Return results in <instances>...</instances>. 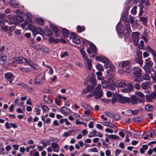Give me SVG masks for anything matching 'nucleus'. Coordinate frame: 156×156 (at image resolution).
Wrapping results in <instances>:
<instances>
[{
  "mask_svg": "<svg viewBox=\"0 0 156 156\" xmlns=\"http://www.w3.org/2000/svg\"><path fill=\"white\" fill-rule=\"evenodd\" d=\"M73 130H69L68 132H65L63 135V136L64 137H67L70 135V134L73 132Z\"/></svg>",
  "mask_w": 156,
  "mask_h": 156,
  "instance_id": "09e8293b",
  "label": "nucleus"
},
{
  "mask_svg": "<svg viewBox=\"0 0 156 156\" xmlns=\"http://www.w3.org/2000/svg\"><path fill=\"white\" fill-rule=\"evenodd\" d=\"M20 70L25 73H27L31 71V69L29 68L22 67L19 68Z\"/></svg>",
  "mask_w": 156,
  "mask_h": 156,
  "instance_id": "a211bd4d",
  "label": "nucleus"
},
{
  "mask_svg": "<svg viewBox=\"0 0 156 156\" xmlns=\"http://www.w3.org/2000/svg\"><path fill=\"white\" fill-rule=\"evenodd\" d=\"M41 110L38 108H35L34 110V112L36 113L37 115H40Z\"/></svg>",
  "mask_w": 156,
  "mask_h": 156,
  "instance_id": "4d7b16f0",
  "label": "nucleus"
},
{
  "mask_svg": "<svg viewBox=\"0 0 156 156\" xmlns=\"http://www.w3.org/2000/svg\"><path fill=\"white\" fill-rule=\"evenodd\" d=\"M5 78L7 81H8L11 84L12 83V82L14 80L13 75L10 72H8L5 74Z\"/></svg>",
  "mask_w": 156,
  "mask_h": 156,
  "instance_id": "423d86ee",
  "label": "nucleus"
},
{
  "mask_svg": "<svg viewBox=\"0 0 156 156\" xmlns=\"http://www.w3.org/2000/svg\"><path fill=\"white\" fill-rule=\"evenodd\" d=\"M133 75L136 76L140 77L142 75L141 73L142 69L138 67H134L132 69Z\"/></svg>",
  "mask_w": 156,
  "mask_h": 156,
  "instance_id": "39448f33",
  "label": "nucleus"
},
{
  "mask_svg": "<svg viewBox=\"0 0 156 156\" xmlns=\"http://www.w3.org/2000/svg\"><path fill=\"white\" fill-rule=\"evenodd\" d=\"M96 68L98 70L103 71L104 68L100 64H98L96 66Z\"/></svg>",
  "mask_w": 156,
  "mask_h": 156,
  "instance_id": "8fccbe9b",
  "label": "nucleus"
},
{
  "mask_svg": "<svg viewBox=\"0 0 156 156\" xmlns=\"http://www.w3.org/2000/svg\"><path fill=\"white\" fill-rule=\"evenodd\" d=\"M6 60V56L3 53L0 54V60L1 61L5 62Z\"/></svg>",
  "mask_w": 156,
  "mask_h": 156,
  "instance_id": "f704fd0d",
  "label": "nucleus"
},
{
  "mask_svg": "<svg viewBox=\"0 0 156 156\" xmlns=\"http://www.w3.org/2000/svg\"><path fill=\"white\" fill-rule=\"evenodd\" d=\"M133 86L132 84H129L128 86H127L126 88L121 89L120 90L123 93H127L133 90Z\"/></svg>",
  "mask_w": 156,
  "mask_h": 156,
  "instance_id": "1a4fd4ad",
  "label": "nucleus"
},
{
  "mask_svg": "<svg viewBox=\"0 0 156 156\" xmlns=\"http://www.w3.org/2000/svg\"><path fill=\"white\" fill-rule=\"evenodd\" d=\"M109 67L110 71L112 72H113L115 70V67L114 65L113 64H110Z\"/></svg>",
  "mask_w": 156,
  "mask_h": 156,
  "instance_id": "774afa93",
  "label": "nucleus"
},
{
  "mask_svg": "<svg viewBox=\"0 0 156 156\" xmlns=\"http://www.w3.org/2000/svg\"><path fill=\"white\" fill-rule=\"evenodd\" d=\"M76 29L77 32L79 33L84 31L85 30V28L84 26H78L76 27Z\"/></svg>",
  "mask_w": 156,
  "mask_h": 156,
  "instance_id": "cd10ccee",
  "label": "nucleus"
},
{
  "mask_svg": "<svg viewBox=\"0 0 156 156\" xmlns=\"http://www.w3.org/2000/svg\"><path fill=\"white\" fill-rule=\"evenodd\" d=\"M101 86L100 84L97 85L93 93L91 96H94V98L97 99H99L103 96V93L102 90L101 89Z\"/></svg>",
  "mask_w": 156,
  "mask_h": 156,
  "instance_id": "f257e3e1",
  "label": "nucleus"
},
{
  "mask_svg": "<svg viewBox=\"0 0 156 156\" xmlns=\"http://www.w3.org/2000/svg\"><path fill=\"white\" fill-rule=\"evenodd\" d=\"M51 147L54 152H58L59 151V147L56 143H53L51 144Z\"/></svg>",
  "mask_w": 156,
  "mask_h": 156,
  "instance_id": "dca6fc26",
  "label": "nucleus"
},
{
  "mask_svg": "<svg viewBox=\"0 0 156 156\" xmlns=\"http://www.w3.org/2000/svg\"><path fill=\"white\" fill-rule=\"evenodd\" d=\"M85 63L87 66L88 69L90 70L91 67V61L90 59H88L84 61Z\"/></svg>",
  "mask_w": 156,
  "mask_h": 156,
  "instance_id": "a878e982",
  "label": "nucleus"
},
{
  "mask_svg": "<svg viewBox=\"0 0 156 156\" xmlns=\"http://www.w3.org/2000/svg\"><path fill=\"white\" fill-rule=\"evenodd\" d=\"M8 18L9 20V23L11 24L15 25L17 22L16 17L15 15H9Z\"/></svg>",
  "mask_w": 156,
  "mask_h": 156,
  "instance_id": "f8f14e48",
  "label": "nucleus"
},
{
  "mask_svg": "<svg viewBox=\"0 0 156 156\" xmlns=\"http://www.w3.org/2000/svg\"><path fill=\"white\" fill-rule=\"evenodd\" d=\"M25 58L23 57H15L13 58L12 63L13 64L15 62L19 64H22L25 62Z\"/></svg>",
  "mask_w": 156,
  "mask_h": 156,
  "instance_id": "0eeeda50",
  "label": "nucleus"
},
{
  "mask_svg": "<svg viewBox=\"0 0 156 156\" xmlns=\"http://www.w3.org/2000/svg\"><path fill=\"white\" fill-rule=\"evenodd\" d=\"M81 106L82 107L85 109H88L89 110H93V108L91 107L88 104H87L86 102H83L81 104Z\"/></svg>",
  "mask_w": 156,
  "mask_h": 156,
  "instance_id": "6ab92c4d",
  "label": "nucleus"
},
{
  "mask_svg": "<svg viewBox=\"0 0 156 156\" xmlns=\"http://www.w3.org/2000/svg\"><path fill=\"white\" fill-rule=\"evenodd\" d=\"M146 49L147 50L148 52L151 53L154 59L156 57V51L152 49L149 46H147L146 47Z\"/></svg>",
  "mask_w": 156,
  "mask_h": 156,
  "instance_id": "2eb2a0df",
  "label": "nucleus"
},
{
  "mask_svg": "<svg viewBox=\"0 0 156 156\" xmlns=\"http://www.w3.org/2000/svg\"><path fill=\"white\" fill-rule=\"evenodd\" d=\"M45 78L44 74L41 73L37 76L35 80L34 83L35 84H39L44 82Z\"/></svg>",
  "mask_w": 156,
  "mask_h": 156,
  "instance_id": "7ed1b4c3",
  "label": "nucleus"
},
{
  "mask_svg": "<svg viewBox=\"0 0 156 156\" xmlns=\"http://www.w3.org/2000/svg\"><path fill=\"white\" fill-rule=\"evenodd\" d=\"M130 99V102L132 104H135L138 102V99L136 96L135 95L131 96Z\"/></svg>",
  "mask_w": 156,
  "mask_h": 156,
  "instance_id": "aec40b11",
  "label": "nucleus"
},
{
  "mask_svg": "<svg viewBox=\"0 0 156 156\" xmlns=\"http://www.w3.org/2000/svg\"><path fill=\"white\" fill-rule=\"evenodd\" d=\"M50 140H44L41 141V143L43 144V147H46L47 145H49L50 143H49Z\"/></svg>",
  "mask_w": 156,
  "mask_h": 156,
  "instance_id": "393cba45",
  "label": "nucleus"
},
{
  "mask_svg": "<svg viewBox=\"0 0 156 156\" xmlns=\"http://www.w3.org/2000/svg\"><path fill=\"white\" fill-rule=\"evenodd\" d=\"M146 100L148 102H151L153 100L152 98L149 95L146 96Z\"/></svg>",
  "mask_w": 156,
  "mask_h": 156,
  "instance_id": "e2e57ef3",
  "label": "nucleus"
},
{
  "mask_svg": "<svg viewBox=\"0 0 156 156\" xmlns=\"http://www.w3.org/2000/svg\"><path fill=\"white\" fill-rule=\"evenodd\" d=\"M25 23L27 25H29V26L31 25L32 24L33 21L31 19L29 18L27 20H26L25 21Z\"/></svg>",
  "mask_w": 156,
  "mask_h": 156,
  "instance_id": "3c124183",
  "label": "nucleus"
},
{
  "mask_svg": "<svg viewBox=\"0 0 156 156\" xmlns=\"http://www.w3.org/2000/svg\"><path fill=\"white\" fill-rule=\"evenodd\" d=\"M134 21V18L131 15L129 16L128 18L127 19L126 23L130 22L131 24H133Z\"/></svg>",
  "mask_w": 156,
  "mask_h": 156,
  "instance_id": "473e14b6",
  "label": "nucleus"
},
{
  "mask_svg": "<svg viewBox=\"0 0 156 156\" xmlns=\"http://www.w3.org/2000/svg\"><path fill=\"white\" fill-rule=\"evenodd\" d=\"M2 29L4 31H6L8 29V27L7 26L5 25H3L2 26Z\"/></svg>",
  "mask_w": 156,
  "mask_h": 156,
  "instance_id": "052dcab7",
  "label": "nucleus"
},
{
  "mask_svg": "<svg viewBox=\"0 0 156 156\" xmlns=\"http://www.w3.org/2000/svg\"><path fill=\"white\" fill-rule=\"evenodd\" d=\"M62 32L63 36L65 37H67L69 35V31L65 29H63L62 30Z\"/></svg>",
  "mask_w": 156,
  "mask_h": 156,
  "instance_id": "bb28decb",
  "label": "nucleus"
},
{
  "mask_svg": "<svg viewBox=\"0 0 156 156\" xmlns=\"http://www.w3.org/2000/svg\"><path fill=\"white\" fill-rule=\"evenodd\" d=\"M131 6L129 5H126L124 9V12H127L128 13L129 10L130 9Z\"/></svg>",
  "mask_w": 156,
  "mask_h": 156,
  "instance_id": "bf43d9fd",
  "label": "nucleus"
},
{
  "mask_svg": "<svg viewBox=\"0 0 156 156\" xmlns=\"http://www.w3.org/2000/svg\"><path fill=\"white\" fill-rule=\"evenodd\" d=\"M90 84L87 85V88L89 92H91L94 90V89L96 87L97 85L98 84L96 83L95 80H93L90 82Z\"/></svg>",
  "mask_w": 156,
  "mask_h": 156,
  "instance_id": "20e7f679",
  "label": "nucleus"
},
{
  "mask_svg": "<svg viewBox=\"0 0 156 156\" xmlns=\"http://www.w3.org/2000/svg\"><path fill=\"white\" fill-rule=\"evenodd\" d=\"M41 50L46 53H48L49 52V49L47 47L42 45Z\"/></svg>",
  "mask_w": 156,
  "mask_h": 156,
  "instance_id": "a18cd8bd",
  "label": "nucleus"
},
{
  "mask_svg": "<svg viewBox=\"0 0 156 156\" xmlns=\"http://www.w3.org/2000/svg\"><path fill=\"white\" fill-rule=\"evenodd\" d=\"M49 41L51 43H54L57 44L59 42V40L58 39H55L54 37H50L49 39Z\"/></svg>",
  "mask_w": 156,
  "mask_h": 156,
  "instance_id": "c756f323",
  "label": "nucleus"
},
{
  "mask_svg": "<svg viewBox=\"0 0 156 156\" xmlns=\"http://www.w3.org/2000/svg\"><path fill=\"white\" fill-rule=\"evenodd\" d=\"M9 5L14 8H17L18 6V3L14 0H10L9 2Z\"/></svg>",
  "mask_w": 156,
  "mask_h": 156,
  "instance_id": "5701e85b",
  "label": "nucleus"
},
{
  "mask_svg": "<svg viewBox=\"0 0 156 156\" xmlns=\"http://www.w3.org/2000/svg\"><path fill=\"white\" fill-rule=\"evenodd\" d=\"M128 13L127 12H123L122 16V20L125 21L126 22L128 17Z\"/></svg>",
  "mask_w": 156,
  "mask_h": 156,
  "instance_id": "b1692460",
  "label": "nucleus"
},
{
  "mask_svg": "<svg viewBox=\"0 0 156 156\" xmlns=\"http://www.w3.org/2000/svg\"><path fill=\"white\" fill-rule=\"evenodd\" d=\"M44 100L46 103L49 104H51L52 102V101L50 98L49 97L46 95H44Z\"/></svg>",
  "mask_w": 156,
  "mask_h": 156,
  "instance_id": "4be33fe9",
  "label": "nucleus"
},
{
  "mask_svg": "<svg viewBox=\"0 0 156 156\" xmlns=\"http://www.w3.org/2000/svg\"><path fill=\"white\" fill-rule=\"evenodd\" d=\"M133 119L136 122H139L142 121V118L141 117H138L133 118Z\"/></svg>",
  "mask_w": 156,
  "mask_h": 156,
  "instance_id": "338daca9",
  "label": "nucleus"
},
{
  "mask_svg": "<svg viewBox=\"0 0 156 156\" xmlns=\"http://www.w3.org/2000/svg\"><path fill=\"white\" fill-rule=\"evenodd\" d=\"M89 46L92 51L93 53H94V55H90L91 57H94V55H96V53L97 51V48L95 45L92 43H90L89 44Z\"/></svg>",
  "mask_w": 156,
  "mask_h": 156,
  "instance_id": "f3484780",
  "label": "nucleus"
},
{
  "mask_svg": "<svg viewBox=\"0 0 156 156\" xmlns=\"http://www.w3.org/2000/svg\"><path fill=\"white\" fill-rule=\"evenodd\" d=\"M7 20L5 19H3L0 20V26H2V25H4V24L6 23Z\"/></svg>",
  "mask_w": 156,
  "mask_h": 156,
  "instance_id": "0e129e2a",
  "label": "nucleus"
},
{
  "mask_svg": "<svg viewBox=\"0 0 156 156\" xmlns=\"http://www.w3.org/2000/svg\"><path fill=\"white\" fill-rule=\"evenodd\" d=\"M37 22L41 25H43L44 23V21L42 18H37Z\"/></svg>",
  "mask_w": 156,
  "mask_h": 156,
  "instance_id": "de8ad7c7",
  "label": "nucleus"
},
{
  "mask_svg": "<svg viewBox=\"0 0 156 156\" xmlns=\"http://www.w3.org/2000/svg\"><path fill=\"white\" fill-rule=\"evenodd\" d=\"M73 42L76 44H79L80 42L81 41L79 38L77 37H75L74 39L72 40Z\"/></svg>",
  "mask_w": 156,
  "mask_h": 156,
  "instance_id": "e433bc0d",
  "label": "nucleus"
},
{
  "mask_svg": "<svg viewBox=\"0 0 156 156\" xmlns=\"http://www.w3.org/2000/svg\"><path fill=\"white\" fill-rule=\"evenodd\" d=\"M25 62H26L30 67H32L33 64H34L32 61L31 60L25 58Z\"/></svg>",
  "mask_w": 156,
  "mask_h": 156,
  "instance_id": "58836bf2",
  "label": "nucleus"
},
{
  "mask_svg": "<svg viewBox=\"0 0 156 156\" xmlns=\"http://www.w3.org/2000/svg\"><path fill=\"white\" fill-rule=\"evenodd\" d=\"M126 23L125 24L126 30L127 31L131 32V29L130 28V24L128 23Z\"/></svg>",
  "mask_w": 156,
  "mask_h": 156,
  "instance_id": "37998d69",
  "label": "nucleus"
},
{
  "mask_svg": "<svg viewBox=\"0 0 156 156\" xmlns=\"http://www.w3.org/2000/svg\"><path fill=\"white\" fill-rule=\"evenodd\" d=\"M50 27L56 36H58L59 35L60 33L58 31V29L55 25L53 24H50Z\"/></svg>",
  "mask_w": 156,
  "mask_h": 156,
  "instance_id": "ddd939ff",
  "label": "nucleus"
},
{
  "mask_svg": "<svg viewBox=\"0 0 156 156\" xmlns=\"http://www.w3.org/2000/svg\"><path fill=\"white\" fill-rule=\"evenodd\" d=\"M119 101L120 103L122 104L129 103L130 101V99L129 98L125 97H123L121 96L119 100Z\"/></svg>",
  "mask_w": 156,
  "mask_h": 156,
  "instance_id": "9d476101",
  "label": "nucleus"
},
{
  "mask_svg": "<svg viewBox=\"0 0 156 156\" xmlns=\"http://www.w3.org/2000/svg\"><path fill=\"white\" fill-rule=\"evenodd\" d=\"M116 28L117 31L121 34H123L124 32V27L123 25L120 23H118Z\"/></svg>",
  "mask_w": 156,
  "mask_h": 156,
  "instance_id": "6e6552de",
  "label": "nucleus"
},
{
  "mask_svg": "<svg viewBox=\"0 0 156 156\" xmlns=\"http://www.w3.org/2000/svg\"><path fill=\"white\" fill-rule=\"evenodd\" d=\"M101 61L105 64H109V62L110 61L107 58L104 56H102Z\"/></svg>",
  "mask_w": 156,
  "mask_h": 156,
  "instance_id": "4c0bfd02",
  "label": "nucleus"
},
{
  "mask_svg": "<svg viewBox=\"0 0 156 156\" xmlns=\"http://www.w3.org/2000/svg\"><path fill=\"white\" fill-rule=\"evenodd\" d=\"M109 137L110 139L114 140H117L119 138V137L118 136L113 134L109 135Z\"/></svg>",
  "mask_w": 156,
  "mask_h": 156,
  "instance_id": "864d4df0",
  "label": "nucleus"
},
{
  "mask_svg": "<svg viewBox=\"0 0 156 156\" xmlns=\"http://www.w3.org/2000/svg\"><path fill=\"white\" fill-rule=\"evenodd\" d=\"M60 110L65 115H68L71 113V110L65 107H61Z\"/></svg>",
  "mask_w": 156,
  "mask_h": 156,
  "instance_id": "4468645a",
  "label": "nucleus"
},
{
  "mask_svg": "<svg viewBox=\"0 0 156 156\" xmlns=\"http://www.w3.org/2000/svg\"><path fill=\"white\" fill-rule=\"evenodd\" d=\"M41 45L39 44H36L33 46V48L36 50H41Z\"/></svg>",
  "mask_w": 156,
  "mask_h": 156,
  "instance_id": "13d9d810",
  "label": "nucleus"
},
{
  "mask_svg": "<svg viewBox=\"0 0 156 156\" xmlns=\"http://www.w3.org/2000/svg\"><path fill=\"white\" fill-rule=\"evenodd\" d=\"M145 63L146 65L145 66L149 67L152 66L153 64V62L148 59L145 60Z\"/></svg>",
  "mask_w": 156,
  "mask_h": 156,
  "instance_id": "2f4dec72",
  "label": "nucleus"
},
{
  "mask_svg": "<svg viewBox=\"0 0 156 156\" xmlns=\"http://www.w3.org/2000/svg\"><path fill=\"white\" fill-rule=\"evenodd\" d=\"M151 77L154 82L156 83V73H154L153 74H151Z\"/></svg>",
  "mask_w": 156,
  "mask_h": 156,
  "instance_id": "5fc2aeb1",
  "label": "nucleus"
},
{
  "mask_svg": "<svg viewBox=\"0 0 156 156\" xmlns=\"http://www.w3.org/2000/svg\"><path fill=\"white\" fill-rule=\"evenodd\" d=\"M142 78L144 80H150V76L148 74H144L142 76Z\"/></svg>",
  "mask_w": 156,
  "mask_h": 156,
  "instance_id": "ea45409f",
  "label": "nucleus"
},
{
  "mask_svg": "<svg viewBox=\"0 0 156 156\" xmlns=\"http://www.w3.org/2000/svg\"><path fill=\"white\" fill-rule=\"evenodd\" d=\"M137 56L140 58H142V52L140 50H137L136 51Z\"/></svg>",
  "mask_w": 156,
  "mask_h": 156,
  "instance_id": "603ef678",
  "label": "nucleus"
},
{
  "mask_svg": "<svg viewBox=\"0 0 156 156\" xmlns=\"http://www.w3.org/2000/svg\"><path fill=\"white\" fill-rule=\"evenodd\" d=\"M130 65V63L128 61H126L122 62L121 66L122 67H125L127 66H129Z\"/></svg>",
  "mask_w": 156,
  "mask_h": 156,
  "instance_id": "79ce46f5",
  "label": "nucleus"
},
{
  "mask_svg": "<svg viewBox=\"0 0 156 156\" xmlns=\"http://www.w3.org/2000/svg\"><path fill=\"white\" fill-rule=\"evenodd\" d=\"M137 8L136 6H134L131 11V12L133 15H135L136 13V9Z\"/></svg>",
  "mask_w": 156,
  "mask_h": 156,
  "instance_id": "69168bd1",
  "label": "nucleus"
},
{
  "mask_svg": "<svg viewBox=\"0 0 156 156\" xmlns=\"http://www.w3.org/2000/svg\"><path fill=\"white\" fill-rule=\"evenodd\" d=\"M41 106L43 112L46 113L49 111V109L47 106L41 105Z\"/></svg>",
  "mask_w": 156,
  "mask_h": 156,
  "instance_id": "a19ab883",
  "label": "nucleus"
},
{
  "mask_svg": "<svg viewBox=\"0 0 156 156\" xmlns=\"http://www.w3.org/2000/svg\"><path fill=\"white\" fill-rule=\"evenodd\" d=\"M77 34L74 32H72L70 33V39L72 40L73 39L75 38V37H76Z\"/></svg>",
  "mask_w": 156,
  "mask_h": 156,
  "instance_id": "6e6d98bb",
  "label": "nucleus"
},
{
  "mask_svg": "<svg viewBox=\"0 0 156 156\" xmlns=\"http://www.w3.org/2000/svg\"><path fill=\"white\" fill-rule=\"evenodd\" d=\"M149 83L148 82H145L141 84V87L142 89L145 90L149 87Z\"/></svg>",
  "mask_w": 156,
  "mask_h": 156,
  "instance_id": "c85d7f7f",
  "label": "nucleus"
},
{
  "mask_svg": "<svg viewBox=\"0 0 156 156\" xmlns=\"http://www.w3.org/2000/svg\"><path fill=\"white\" fill-rule=\"evenodd\" d=\"M140 21L143 22V23L144 25H146L147 22V19L145 17H141L140 18Z\"/></svg>",
  "mask_w": 156,
  "mask_h": 156,
  "instance_id": "c9c22d12",
  "label": "nucleus"
},
{
  "mask_svg": "<svg viewBox=\"0 0 156 156\" xmlns=\"http://www.w3.org/2000/svg\"><path fill=\"white\" fill-rule=\"evenodd\" d=\"M46 36L48 37H50L52 36L53 35L52 32L49 30H48L46 31Z\"/></svg>",
  "mask_w": 156,
  "mask_h": 156,
  "instance_id": "680f3d73",
  "label": "nucleus"
},
{
  "mask_svg": "<svg viewBox=\"0 0 156 156\" xmlns=\"http://www.w3.org/2000/svg\"><path fill=\"white\" fill-rule=\"evenodd\" d=\"M126 83L123 81L119 82L116 84L117 89L118 87H125L126 86Z\"/></svg>",
  "mask_w": 156,
  "mask_h": 156,
  "instance_id": "412c9836",
  "label": "nucleus"
},
{
  "mask_svg": "<svg viewBox=\"0 0 156 156\" xmlns=\"http://www.w3.org/2000/svg\"><path fill=\"white\" fill-rule=\"evenodd\" d=\"M150 67L147 66H144L143 67L145 73L147 74H149L151 72V69L149 67Z\"/></svg>",
  "mask_w": 156,
  "mask_h": 156,
  "instance_id": "72a5a7b5",
  "label": "nucleus"
},
{
  "mask_svg": "<svg viewBox=\"0 0 156 156\" xmlns=\"http://www.w3.org/2000/svg\"><path fill=\"white\" fill-rule=\"evenodd\" d=\"M153 109V107L150 105H146L145 107V110L147 112L152 111Z\"/></svg>",
  "mask_w": 156,
  "mask_h": 156,
  "instance_id": "7c9ffc66",
  "label": "nucleus"
},
{
  "mask_svg": "<svg viewBox=\"0 0 156 156\" xmlns=\"http://www.w3.org/2000/svg\"><path fill=\"white\" fill-rule=\"evenodd\" d=\"M140 33L138 32H133L131 34V40L133 41V44L137 46L139 43Z\"/></svg>",
  "mask_w": 156,
  "mask_h": 156,
  "instance_id": "f03ea898",
  "label": "nucleus"
},
{
  "mask_svg": "<svg viewBox=\"0 0 156 156\" xmlns=\"http://www.w3.org/2000/svg\"><path fill=\"white\" fill-rule=\"evenodd\" d=\"M113 81L112 79H109L108 80L107 82L105 80H104L102 82V86L103 87L106 88L108 87L109 85L111 84V83H113Z\"/></svg>",
  "mask_w": 156,
  "mask_h": 156,
  "instance_id": "9b49d317",
  "label": "nucleus"
},
{
  "mask_svg": "<svg viewBox=\"0 0 156 156\" xmlns=\"http://www.w3.org/2000/svg\"><path fill=\"white\" fill-rule=\"evenodd\" d=\"M105 115L110 117V118H113L115 116V114L113 113H112L110 112H106L105 113Z\"/></svg>",
  "mask_w": 156,
  "mask_h": 156,
  "instance_id": "c03bdc74",
  "label": "nucleus"
},
{
  "mask_svg": "<svg viewBox=\"0 0 156 156\" xmlns=\"http://www.w3.org/2000/svg\"><path fill=\"white\" fill-rule=\"evenodd\" d=\"M29 27L30 28L32 29V30L33 31V35H34V36H35L36 35V33L35 34V32L36 30V27L34 26L31 25L30 26H29Z\"/></svg>",
  "mask_w": 156,
  "mask_h": 156,
  "instance_id": "49530a36",
  "label": "nucleus"
}]
</instances>
